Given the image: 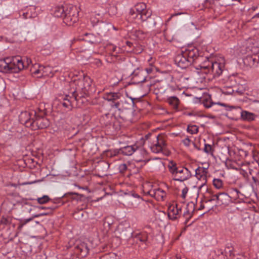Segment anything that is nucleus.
<instances>
[{
  "label": "nucleus",
  "mask_w": 259,
  "mask_h": 259,
  "mask_svg": "<svg viewBox=\"0 0 259 259\" xmlns=\"http://www.w3.org/2000/svg\"><path fill=\"white\" fill-rule=\"evenodd\" d=\"M69 86L68 94L60 102L68 110H71L75 105L80 107L85 100L84 96H89L95 91L92 80L88 76L71 81Z\"/></svg>",
  "instance_id": "obj_1"
},
{
  "label": "nucleus",
  "mask_w": 259,
  "mask_h": 259,
  "mask_svg": "<svg viewBox=\"0 0 259 259\" xmlns=\"http://www.w3.org/2000/svg\"><path fill=\"white\" fill-rule=\"evenodd\" d=\"M207 173V168H205L203 167H198L195 170V176L199 181L197 184L199 189L205 187V188L207 190L206 186Z\"/></svg>",
  "instance_id": "obj_7"
},
{
  "label": "nucleus",
  "mask_w": 259,
  "mask_h": 259,
  "mask_svg": "<svg viewBox=\"0 0 259 259\" xmlns=\"http://www.w3.org/2000/svg\"><path fill=\"white\" fill-rule=\"evenodd\" d=\"M12 220V219L10 217L6 218V217H3L1 218L0 223L1 224L7 225L11 224Z\"/></svg>",
  "instance_id": "obj_43"
},
{
  "label": "nucleus",
  "mask_w": 259,
  "mask_h": 259,
  "mask_svg": "<svg viewBox=\"0 0 259 259\" xmlns=\"http://www.w3.org/2000/svg\"><path fill=\"white\" fill-rule=\"evenodd\" d=\"M138 149V146L136 145L133 146H127L119 149L121 154L124 155L130 156Z\"/></svg>",
  "instance_id": "obj_24"
},
{
  "label": "nucleus",
  "mask_w": 259,
  "mask_h": 259,
  "mask_svg": "<svg viewBox=\"0 0 259 259\" xmlns=\"http://www.w3.org/2000/svg\"><path fill=\"white\" fill-rule=\"evenodd\" d=\"M19 15L20 16H22L23 18L27 19L36 17L37 14L36 12L35 7L30 6L20 10L19 11Z\"/></svg>",
  "instance_id": "obj_14"
},
{
  "label": "nucleus",
  "mask_w": 259,
  "mask_h": 259,
  "mask_svg": "<svg viewBox=\"0 0 259 259\" xmlns=\"http://www.w3.org/2000/svg\"><path fill=\"white\" fill-rule=\"evenodd\" d=\"M150 149L153 153H162L165 155H168L170 153L167 148V145L162 137L158 136L156 137V143L150 146Z\"/></svg>",
  "instance_id": "obj_6"
},
{
  "label": "nucleus",
  "mask_w": 259,
  "mask_h": 259,
  "mask_svg": "<svg viewBox=\"0 0 259 259\" xmlns=\"http://www.w3.org/2000/svg\"><path fill=\"white\" fill-rule=\"evenodd\" d=\"M218 105H215V106H213L212 107H211L212 108H213V110H215V111H219V109H218L217 108L215 107V106H218Z\"/></svg>",
  "instance_id": "obj_61"
},
{
  "label": "nucleus",
  "mask_w": 259,
  "mask_h": 259,
  "mask_svg": "<svg viewBox=\"0 0 259 259\" xmlns=\"http://www.w3.org/2000/svg\"><path fill=\"white\" fill-rule=\"evenodd\" d=\"M247 165L249 166L248 170L250 175L258 173L259 163L257 161L255 162H253L251 164L247 163Z\"/></svg>",
  "instance_id": "obj_30"
},
{
  "label": "nucleus",
  "mask_w": 259,
  "mask_h": 259,
  "mask_svg": "<svg viewBox=\"0 0 259 259\" xmlns=\"http://www.w3.org/2000/svg\"><path fill=\"white\" fill-rule=\"evenodd\" d=\"M213 185L215 188L220 189L223 187V183L222 180L220 179H214Z\"/></svg>",
  "instance_id": "obj_40"
},
{
  "label": "nucleus",
  "mask_w": 259,
  "mask_h": 259,
  "mask_svg": "<svg viewBox=\"0 0 259 259\" xmlns=\"http://www.w3.org/2000/svg\"><path fill=\"white\" fill-rule=\"evenodd\" d=\"M84 35L87 37L83 38V39L86 41L95 44H98L100 42V38L98 37L95 36L93 34L87 33Z\"/></svg>",
  "instance_id": "obj_31"
},
{
  "label": "nucleus",
  "mask_w": 259,
  "mask_h": 259,
  "mask_svg": "<svg viewBox=\"0 0 259 259\" xmlns=\"http://www.w3.org/2000/svg\"><path fill=\"white\" fill-rule=\"evenodd\" d=\"M119 100V101L115 102L114 104H111V106L117 109L119 111L131 109L132 104L133 103V101L128 102L123 97Z\"/></svg>",
  "instance_id": "obj_16"
},
{
  "label": "nucleus",
  "mask_w": 259,
  "mask_h": 259,
  "mask_svg": "<svg viewBox=\"0 0 259 259\" xmlns=\"http://www.w3.org/2000/svg\"><path fill=\"white\" fill-rule=\"evenodd\" d=\"M25 68L20 56L8 57L0 60V69L3 72H18Z\"/></svg>",
  "instance_id": "obj_2"
},
{
  "label": "nucleus",
  "mask_w": 259,
  "mask_h": 259,
  "mask_svg": "<svg viewBox=\"0 0 259 259\" xmlns=\"http://www.w3.org/2000/svg\"><path fill=\"white\" fill-rule=\"evenodd\" d=\"M57 207H58V206L54 205L53 206H50L48 207L41 206V207H39L38 208L41 209H48L50 210V212H51L52 210L56 209Z\"/></svg>",
  "instance_id": "obj_48"
},
{
  "label": "nucleus",
  "mask_w": 259,
  "mask_h": 259,
  "mask_svg": "<svg viewBox=\"0 0 259 259\" xmlns=\"http://www.w3.org/2000/svg\"><path fill=\"white\" fill-rule=\"evenodd\" d=\"M36 200L38 203L43 204L49 202L51 200V199L48 195H44L41 197L37 198Z\"/></svg>",
  "instance_id": "obj_38"
},
{
  "label": "nucleus",
  "mask_w": 259,
  "mask_h": 259,
  "mask_svg": "<svg viewBox=\"0 0 259 259\" xmlns=\"http://www.w3.org/2000/svg\"><path fill=\"white\" fill-rule=\"evenodd\" d=\"M166 101L174 109H177L178 108V106L180 104V100L177 97H169L167 99Z\"/></svg>",
  "instance_id": "obj_29"
},
{
  "label": "nucleus",
  "mask_w": 259,
  "mask_h": 259,
  "mask_svg": "<svg viewBox=\"0 0 259 259\" xmlns=\"http://www.w3.org/2000/svg\"><path fill=\"white\" fill-rule=\"evenodd\" d=\"M78 12L75 7H70L65 10L63 18V22L67 25L71 26L76 23L78 20Z\"/></svg>",
  "instance_id": "obj_5"
},
{
  "label": "nucleus",
  "mask_w": 259,
  "mask_h": 259,
  "mask_svg": "<svg viewBox=\"0 0 259 259\" xmlns=\"http://www.w3.org/2000/svg\"><path fill=\"white\" fill-rule=\"evenodd\" d=\"M169 172L174 181L184 182L191 177V172L186 167H178L176 163L171 161L168 165Z\"/></svg>",
  "instance_id": "obj_3"
},
{
  "label": "nucleus",
  "mask_w": 259,
  "mask_h": 259,
  "mask_svg": "<svg viewBox=\"0 0 259 259\" xmlns=\"http://www.w3.org/2000/svg\"><path fill=\"white\" fill-rule=\"evenodd\" d=\"M127 169V165L125 163H122L119 166V170L121 173H124Z\"/></svg>",
  "instance_id": "obj_47"
},
{
  "label": "nucleus",
  "mask_w": 259,
  "mask_h": 259,
  "mask_svg": "<svg viewBox=\"0 0 259 259\" xmlns=\"http://www.w3.org/2000/svg\"><path fill=\"white\" fill-rule=\"evenodd\" d=\"M193 144L194 146V147L197 149V150H199L200 149L197 146V145H196V144L195 143H193Z\"/></svg>",
  "instance_id": "obj_64"
},
{
  "label": "nucleus",
  "mask_w": 259,
  "mask_h": 259,
  "mask_svg": "<svg viewBox=\"0 0 259 259\" xmlns=\"http://www.w3.org/2000/svg\"><path fill=\"white\" fill-rule=\"evenodd\" d=\"M146 71H147V72L148 73H149L152 72V69H151V68H149V69L147 68L146 69Z\"/></svg>",
  "instance_id": "obj_63"
},
{
  "label": "nucleus",
  "mask_w": 259,
  "mask_h": 259,
  "mask_svg": "<svg viewBox=\"0 0 259 259\" xmlns=\"http://www.w3.org/2000/svg\"><path fill=\"white\" fill-rule=\"evenodd\" d=\"M117 118L115 115L114 116L112 114H106L103 116V119L105 121L104 124L106 125H110L113 122V120Z\"/></svg>",
  "instance_id": "obj_35"
},
{
  "label": "nucleus",
  "mask_w": 259,
  "mask_h": 259,
  "mask_svg": "<svg viewBox=\"0 0 259 259\" xmlns=\"http://www.w3.org/2000/svg\"><path fill=\"white\" fill-rule=\"evenodd\" d=\"M241 117L243 120L252 121L255 119L256 116L254 114L247 111H241Z\"/></svg>",
  "instance_id": "obj_26"
},
{
  "label": "nucleus",
  "mask_w": 259,
  "mask_h": 259,
  "mask_svg": "<svg viewBox=\"0 0 259 259\" xmlns=\"http://www.w3.org/2000/svg\"><path fill=\"white\" fill-rule=\"evenodd\" d=\"M65 13L64 8L62 6H56L53 10V15L56 17H62L63 18Z\"/></svg>",
  "instance_id": "obj_32"
},
{
  "label": "nucleus",
  "mask_w": 259,
  "mask_h": 259,
  "mask_svg": "<svg viewBox=\"0 0 259 259\" xmlns=\"http://www.w3.org/2000/svg\"><path fill=\"white\" fill-rule=\"evenodd\" d=\"M99 259H117L114 256H109L108 254H105L104 256L100 257Z\"/></svg>",
  "instance_id": "obj_49"
},
{
  "label": "nucleus",
  "mask_w": 259,
  "mask_h": 259,
  "mask_svg": "<svg viewBox=\"0 0 259 259\" xmlns=\"http://www.w3.org/2000/svg\"><path fill=\"white\" fill-rule=\"evenodd\" d=\"M182 213V205L178 203H173L168 208V217L172 221H175L180 217Z\"/></svg>",
  "instance_id": "obj_10"
},
{
  "label": "nucleus",
  "mask_w": 259,
  "mask_h": 259,
  "mask_svg": "<svg viewBox=\"0 0 259 259\" xmlns=\"http://www.w3.org/2000/svg\"><path fill=\"white\" fill-rule=\"evenodd\" d=\"M224 67L223 60H222V62L212 61L210 68L208 70V73L212 74L213 77H218L222 73Z\"/></svg>",
  "instance_id": "obj_12"
},
{
  "label": "nucleus",
  "mask_w": 259,
  "mask_h": 259,
  "mask_svg": "<svg viewBox=\"0 0 259 259\" xmlns=\"http://www.w3.org/2000/svg\"><path fill=\"white\" fill-rule=\"evenodd\" d=\"M135 238L142 242L147 244L148 241V235L146 232H141L135 235Z\"/></svg>",
  "instance_id": "obj_34"
},
{
  "label": "nucleus",
  "mask_w": 259,
  "mask_h": 259,
  "mask_svg": "<svg viewBox=\"0 0 259 259\" xmlns=\"http://www.w3.org/2000/svg\"><path fill=\"white\" fill-rule=\"evenodd\" d=\"M233 259H247V258L242 255L241 254H238L237 255H233Z\"/></svg>",
  "instance_id": "obj_53"
},
{
  "label": "nucleus",
  "mask_w": 259,
  "mask_h": 259,
  "mask_svg": "<svg viewBox=\"0 0 259 259\" xmlns=\"http://www.w3.org/2000/svg\"><path fill=\"white\" fill-rule=\"evenodd\" d=\"M149 194L159 201L164 200V198L166 196L165 191L160 188L150 190Z\"/></svg>",
  "instance_id": "obj_21"
},
{
  "label": "nucleus",
  "mask_w": 259,
  "mask_h": 259,
  "mask_svg": "<svg viewBox=\"0 0 259 259\" xmlns=\"http://www.w3.org/2000/svg\"><path fill=\"white\" fill-rule=\"evenodd\" d=\"M74 253L78 257L83 258L87 256L89 252V248L85 242H76L73 249Z\"/></svg>",
  "instance_id": "obj_9"
},
{
  "label": "nucleus",
  "mask_w": 259,
  "mask_h": 259,
  "mask_svg": "<svg viewBox=\"0 0 259 259\" xmlns=\"http://www.w3.org/2000/svg\"><path fill=\"white\" fill-rule=\"evenodd\" d=\"M243 62L246 66L250 67L257 66L259 63V53L252 55H248L244 59Z\"/></svg>",
  "instance_id": "obj_19"
},
{
  "label": "nucleus",
  "mask_w": 259,
  "mask_h": 259,
  "mask_svg": "<svg viewBox=\"0 0 259 259\" xmlns=\"http://www.w3.org/2000/svg\"><path fill=\"white\" fill-rule=\"evenodd\" d=\"M122 97V95L120 93H107L103 96V98L108 101L112 102V104H114L115 102L118 101Z\"/></svg>",
  "instance_id": "obj_22"
},
{
  "label": "nucleus",
  "mask_w": 259,
  "mask_h": 259,
  "mask_svg": "<svg viewBox=\"0 0 259 259\" xmlns=\"http://www.w3.org/2000/svg\"><path fill=\"white\" fill-rule=\"evenodd\" d=\"M228 107H229V109H228L229 110H231V109H235V108H236V109H238V110H241V109H240V108H239V107L236 108V107H234V106H229Z\"/></svg>",
  "instance_id": "obj_59"
},
{
  "label": "nucleus",
  "mask_w": 259,
  "mask_h": 259,
  "mask_svg": "<svg viewBox=\"0 0 259 259\" xmlns=\"http://www.w3.org/2000/svg\"><path fill=\"white\" fill-rule=\"evenodd\" d=\"M203 150L205 153L207 154L212 153V147L210 145L208 144H205Z\"/></svg>",
  "instance_id": "obj_46"
},
{
  "label": "nucleus",
  "mask_w": 259,
  "mask_h": 259,
  "mask_svg": "<svg viewBox=\"0 0 259 259\" xmlns=\"http://www.w3.org/2000/svg\"><path fill=\"white\" fill-rule=\"evenodd\" d=\"M212 61H213L206 58V60L201 65H200L201 71L204 72L205 74H208V70H209V68H210Z\"/></svg>",
  "instance_id": "obj_27"
},
{
  "label": "nucleus",
  "mask_w": 259,
  "mask_h": 259,
  "mask_svg": "<svg viewBox=\"0 0 259 259\" xmlns=\"http://www.w3.org/2000/svg\"><path fill=\"white\" fill-rule=\"evenodd\" d=\"M100 18L101 17L99 14H93L90 19L93 26L96 25L99 22Z\"/></svg>",
  "instance_id": "obj_37"
},
{
  "label": "nucleus",
  "mask_w": 259,
  "mask_h": 259,
  "mask_svg": "<svg viewBox=\"0 0 259 259\" xmlns=\"http://www.w3.org/2000/svg\"><path fill=\"white\" fill-rule=\"evenodd\" d=\"M145 74L144 70L137 69L133 72L132 79L136 83L143 82L146 80Z\"/></svg>",
  "instance_id": "obj_20"
},
{
  "label": "nucleus",
  "mask_w": 259,
  "mask_h": 259,
  "mask_svg": "<svg viewBox=\"0 0 259 259\" xmlns=\"http://www.w3.org/2000/svg\"><path fill=\"white\" fill-rule=\"evenodd\" d=\"M164 35H165V39L167 40H168L169 41H172L173 40L174 38H170L167 32H166L165 33Z\"/></svg>",
  "instance_id": "obj_55"
},
{
  "label": "nucleus",
  "mask_w": 259,
  "mask_h": 259,
  "mask_svg": "<svg viewBox=\"0 0 259 259\" xmlns=\"http://www.w3.org/2000/svg\"><path fill=\"white\" fill-rule=\"evenodd\" d=\"M51 68L49 66L45 67L42 65L36 64L33 66L30 69L32 74H40L41 75H49V72H51Z\"/></svg>",
  "instance_id": "obj_18"
},
{
  "label": "nucleus",
  "mask_w": 259,
  "mask_h": 259,
  "mask_svg": "<svg viewBox=\"0 0 259 259\" xmlns=\"http://www.w3.org/2000/svg\"><path fill=\"white\" fill-rule=\"evenodd\" d=\"M113 220H112V218L110 217H107L105 219L104 222V225L106 226H108L109 228L110 229L111 228V226L113 224Z\"/></svg>",
  "instance_id": "obj_44"
},
{
  "label": "nucleus",
  "mask_w": 259,
  "mask_h": 259,
  "mask_svg": "<svg viewBox=\"0 0 259 259\" xmlns=\"http://www.w3.org/2000/svg\"><path fill=\"white\" fill-rule=\"evenodd\" d=\"M31 220H32V218H29V219H25L23 221H21L20 224H19V226L18 227V229L19 230H21L22 229V228H23V227L27 223H28L29 222L31 221Z\"/></svg>",
  "instance_id": "obj_45"
},
{
  "label": "nucleus",
  "mask_w": 259,
  "mask_h": 259,
  "mask_svg": "<svg viewBox=\"0 0 259 259\" xmlns=\"http://www.w3.org/2000/svg\"><path fill=\"white\" fill-rule=\"evenodd\" d=\"M33 116H34L33 126L31 127L32 130H36L37 129L45 128L49 125V121L46 118L37 116L36 113L33 115Z\"/></svg>",
  "instance_id": "obj_11"
},
{
  "label": "nucleus",
  "mask_w": 259,
  "mask_h": 259,
  "mask_svg": "<svg viewBox=\"0 0 259 259\" xmlns=\"http://www.w3.org/2000/svg\"><path fill=\"white\" fill-rule=\"evenodd\" d=\"M52 202L54 204H57L60 202V199L54 200L52 201Z\"/></svg>",
  "instance_id": "obj_57"
},
{
  "label": "nucleus",
  "mask_w": 259,
  "mask_h": 259,
  "mask_svg": "<svg viewBox=\"0 0 259 259\" xmlns=\"http://www.w3.org/2000/svg\"><path fill=\"white\" fill-rule=\"evenodd\" d=\"M52 52V49L51 45L46 46L44 49L41 50V54L44 55H48L51 54Z\"/></svg>",
  "instance_id": "obj_42"
},
{
  "label": "nucleus",
  "mask_w": 259,
  "mask_h": 259,
  "mask_svg": "<svg viewBox=\"0 0 259 259\" xmlns=\"http://www.w3.org/2000/svg\"><path fill=\"white\" fill-rule=\"evenodd\" d=\"M238 199L237 202H239L240 200H242L244 199V195L242 194L238 190Z\"/></svg>",
  "instance_id": "obj_52"
},
{
  "label": "nucleus",
  "mask_w": 259,
  "mask_h": 259,
  "mask_svg": "<svg viewBox=\"0 0 259 259\" xmlns=\"http://www.w3.org/2000/svg\"><path fill=\"white\" fill-rule=\"evenodd\" d=\"M202 102L205 107L210 108L213 106L217 105H220L221 106H225V104L223 103H216L211 101V97L210 95H206L204 97L202 100Z\"/></svg>",
  "instance_id": "obj_25"
},
{
  "label": "nucleus",
  "mask_w": 259,
  "mask_h": 259,
  "mask_svg": "<svg viewBox=\"0 0 259 259\" xmlns=\"http://www.w3.org/2000/svg\"><path fill=\"white\" fill-rule=\"evenodd\" d=\"M119 154H121L120 150H119V149L110 150L107 151V156L110 157L117 156Z\"/></svg>",
  "instance_id": "obj_41"
},
{
  "label": "nucleus",
  "mask_w": 259,
  "mask_h": 259,
  "mask_svg": "<svg viewBox=\"0 0 259 259\" xmlns=\"http://www.w3.org/2000/svg\"><path fill=\"white\" fill-rule=\"evenodd\" d=\"M238 189L236 188H233L230 190V200L231 199L234 201H236L237 202L238 199Z\"/></svg>",
  "instance_id": "obj_36"
},
{
  "label": "nucleus",
  "mask_w": 259,
  "mask_h": 259,
  "mask_svg": "<svg viewBox=\"0 0 259 259\" xmlns=\"http://www.w3.org/2000/svg\"><path fill=\"white\" fill-rule=\"evenodd\" d=\"M195 209V204L193 202H189L186 207V211L184 212L183 216L186 219L185 224H187L189 220L192 217Z\"/></svg>",
  "instance_id": "obj_23"
},
{
  "label": "nucleus",
  "mask_w": 259,
  "mask_h": 259,
  "mask_svg": "<svg viewBox=\"0 0 259 259\" xmlns=\"http://www.w3.org/2000/svg\"><path fill=\"white\" fill-rule=\"evenodd\" d=\"M212 201H216L218 205H228L231 201L230 196L226 193H220L213 195L211 198H207L205 201L206 204H208Z\"/></svg>",
  "instance_id": "obj_8"
},
{
  "label": "nucleus",
  "mask_w": 259,
  "mask_h": 259,
  "mask_svg": "<svg viewBox=\"0 0 259 259\" xmlns=\"http://www.w3.org/2000/svg\"><path fill=\"white\" fill-rule=\"evenodd\" d=\"M233 248L232 246H227L225 249V252H224L222 249H217L215 252L217 253L218 255H223L224 253L229 254L230 256L233 255Z\"/></svg>",
  "instance_id": "obj_33"
},
{
  "label": "nucleus",
  "mask_w": 259,
  "mask_h": 259,
  "mask_svg": "<svg viewBox=\"0 0 259 259\" xmlns=\"http://www.w3.org/2000/svg\"><path fill=\"white\" fill-rule=\"evenodd\" d=\"M188 191V188L187 187H185L182 190V197L183 198H185L186 197Z\"/></svg>",
  "instance_id": "obj_50"
},
{
  "label": "nucleus",
  "mask_w": 259,
  "mask_h": 259,
  "mask_svg": "<svg viewBox=\"0 0 259 259\" xmlns=\"http://www.w3.org/2000/svg\"><path fill=\"white\" fill-rule=\"evenodd\" d=\"M156 24V22L154 20H153L152 21V24L151 25H150L152 26V27H154V26H155Z\"/></svg>",
  "instance_id": "obj_62"
},
{
  "label": "nucleus",
  "mask_w": 259,
  "mask_h": 259,
  "mask_svg": "<svg viewBox=\"0 0 259 259\" xmlns=\"http://www.w3.org/2000/svg\"><path fill=\"white\" fill-rule=\"evenodd\" d=\"M130 14L134 18H135L134 15L136 14V17L139 16L141 21L145 22L149 19H151L152 11L150 9H147L145 4L140 3L135 6L134 9L130 10Z\"/></svg>",
  "instance_id": "obj_4"
},
{
  "label": "nucleus",
  "mask_w": 259,
  "mask_h": 259,
  "mask_svg": "<svg viewBox=\"0 0 259 259\" xmlns=\"http://www.w3.org/2000/svg\"><path fill=\"white\" fill-rule=\"evenodd\" d=\"M126 44L127 46H128L129 47H132L133 45V43L131 41H126Z\"/></svg>",
  "instance_id": "obj_58"
},
{
  "label": "nucleus",
  "mask_w": 259,
  "mask_h": 259,
  "mask_svg": "<svg viewBox=\"0 0 259 259\" xmlns=\"http://www.w3.org/2000/svg\"><path fill=\"white\" fill-rule=\"evenodd\" d=\"M86 207V205L84 207H81L79 209V210H78V211H75V212L74 213V215L75 217L78 213H79V214L81 215V217L83 216V213L81 212V211L84 209Z\"/></svg>",
  "instance_id": "obj_54"
},
{
  "label": "nucleus",
  "mask_w": 259,
  "mask_h": 259,
  "mask_svg": "<svg viewBox=\"0 0 259 259\" xmlns=\"http://www.w3.org/2000/svg\"><path fill=\"white\" fill-rule=\"evenodd\" d=\"M204 208V205L203 203H201L200 207L198 208V210L203 209Z\"/></svg>",
  "instance_id": "obj_60"
},
{
  "label": "nucleus",
  "mask_w": 259,
  "mask_h": 259,
  "mask_svg": "<svg viewBox=\"0 0 259 259\" xmlns=\"http://www.w3.org/2000/svg\"><path fill=\"white\" fill-rule=\"evenodd\" d=\"M106 50L109 52L111 56L116 57L117 54L120 51V49L113 45L109 44L107 46Z\"/></svg>",
  "instance_id": "obj_28"
},
{
  "label": "nucleus",
  "mask_w": 259,
  "mask_h": 259,
  "mask_svg": "<svg viewBox=\"0 0 259 259\" xmlns=\"http://www.w3.org/2000/svg\"><path fill=\"white\" fill-rule=\"evenodd\" d=\"M175 62L178 66L182 69L186 68L191 64L182 51L180 54H178L176 56L175 58Z\"/></svg>",
  "instance_id": "obj_13"
},
{
  "label": "nucleus",
  "mask_w": 259,
  "mask_h": 259,
  "mask_svg": "<svg viewBox=\"0 0 259 259\" xmlns=\"http://www.w3.org/2000/svg\"><path fill=\"white\" fill-rule=\"evenodd\" d=\"M31 115L32 113L27 111L21 112L19 116L20 122L26 127L31 128L33 126V120L34 118V116L32 117Z\"/></svg>",
  "instance_id": "obj_15"
},
{
  "label": "nucleus",
  "mask_w": 259,
  "mask_h": 259,
  "mask_svg": "<svg viewBox=\"0 0 259 259\" xmlns=\"http://www.w3.org/2000/svg\"><path fill=\"white\" fill-rule=\"evenodd\" d=\"M199 128L196 125H188L187 127V132L191 134H197Z\"/></svg>",
  "instance_id": "obj_39"
},
{
  "label": "nucleus",
  "mask_w": 259,
  "mask_h": 259,
  "mask_svg": "<svg viewBox=\"0 0 259 259\" xmlns=\"http://www.w3.org/2000/svg\"><path fill=\"white\" fill-rule=\"evenodd\" d=\"M190 142L191 140L189 139V138H187L183 140V144L186 146H189L190 144Z\"/></svg>",
  "instance_id": "obj_51"
},
{
  "label": "nucleus",
  "mask_w": 259,
  "mask_h": 259,
  "mask_svg": "<svg viewBox=\"0 0 259 259\" xmlns=\"http://www.w3.org/2000/svg\"><path fill=\"white\" fill-rule=\"evenodd\" d=\"M140 34H143V32L141 31L138 30L135 32L136 36L139 38H141V37L140 36Z\"/></svg>",
  "instance_id": "obj_56"
},
{
  "label": "nucleus",
  "mask_w": 259,
  "mask_h": 259,
  "mask_svg": "<svg viewBox=\"0 0 259 259\" xmlns=\"http://www.w3.org/2000/svg\"><path fill=\"white\" fill-rule=\"evenodd\" d=\"M192 64L198 57V50L193 47H189L185 51H182Z\"/></svg>",
  "instance_id": "obj_17"
}]
</instances>
